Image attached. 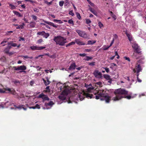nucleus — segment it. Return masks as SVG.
Masks as SVG:
<instances>
[{"instance_id": "79ce46f5", "label": "nucleus", "mask_w": 146, "mask_h": 146, "mask_svg": "<svg viewBox=\"0 0 146 146\" xmlns=\"http://www.w3.org/2000/svg\"><path fill=\"white\" fill-rule=\"evenodd\" d=\"M53 21L54 22H59V23H62V22L60 20H59L57 19H54Z\"/></svg>"}, {"instance_id": "4be33fe9", "label": "nucleus", "mask_w": 146, "mask_h": 146, "mask_svg": "<svg viewBox=\"0 0 146 146\" xmlns=\"http://www.w3.org/2000/svg\"><path fill=\"white\" fill-rule=\"evenodd\" d=\"M50 35L48 33H46L44 31L42 36L43 37L46 38H47Z\"/></svg>"}, {"instance_id": "37998d69", "label": "nucleus", "mask_w": 146, "mask_h": 146, "mask_svg": "<svg viewBox=\"0 0 146 146\" xmlns=\"http://www.w3.org/2000/svg\"><path fill=\"white\" fill-rule=\"evenodd\" d=\"M19 96V95H18ZM16 97L17 98L19 99H20V98H24V95L23 94H21L20 95V96L19 97V96L18 97H17V96L16 95H15Z\"/></svg>"}, {"instance_id": "5fc2aeb1", "label": "nucleus", "mask_w": 146, "mask_h": 146, "mask_svg": "<svg viewBox=\"0 0 146 146\" xmlns=\"http://www.w3.org/2000/svg\"><path fill=\"white\" fill-rule=\"evenodd\" d=\"M45 96V95L42 94H40L39 96V97L40 98H41L42 99H43V98Z\"/></svg>"}, {"instance_id": "39448f33", "label": "nucleus", "mask_w": 146, "mask_h": 146, "mask_svg": "<svg viewBox=\"0 0 146 146\" xmlns=\"http://www.w3.org/2000/svg\"><path fill=\"white\" fill-rule=\"evenodd\" d=\"M76 32L78 33L80 37L85 38H89V36L85 32L80 31L79 30H76Z\"/></svg>"}, {"instance_id": "052dcab7", "label": "nucleus", "mask_w": 146, "mask_h": 146, "mask_svg": "<svg viewBox=\"0 0 146 146\" xmlns=\"http://www.w3.org/2000/svg\"><path fill=\"white\" fill-rule=\"evenodd\" d=\"M27 107L28 108H29L30 109H35V106H32L31 107H29L28 105L27 104H26Z\"/></svg>"}, {"instance_id": "774afa93", "label": "nucleus", "mask_w": 146, "mask_h": 146, "mask_svg": "<svg viewBox=\"0 0 146 146\" xmlns=\"http://www.w3.org/2000/svg\"><path fill=\"white\" fill-rule=\"evenodd\" d=\"M110 47L109 46H108L107 47L104 48L103 49V50H108Z\"/></svg>"}, {"instance_id": "3c124183", "label": "nucleus", "mask_w": 146, "mask_h": 146, "mask_svg": "<svg viewBox=\"0 0 146 146\" xmlns=\"http://www.w3.org/2000/svg\"><path fill=\"white\" fill-rule=\"evenodd\" d=\"M69 14L72 16H74V15L72 11H70L69 12Z\"/></svg>"}, {"instance_id": "864d4df0", "label": "nucleus", "mask_w": 146, "mask_h": 146, "mask_svg": "<svg viewBox=\"0 0 146 146\" xmlns=\"http://www.w3.org/2000/svg\"><path fill=\"white\" fill-rule=\"evenodd\" d=\"M35 109L37 108L38 109H40V106L38 105V104H36L35 106Z\"/></svg>"}, {"instance_id": "20e7f679", "label": "nucleus", "mask_w": 146, "mask_h": 146, "mask_svg": "<svg viewBox=\"0 0 146 146\" xmlns=\"http://www.w3.org/2000/svg\"><path fill=\"white\" fill-rule=\"evenodd\" d=\"M0 93H10L13 95H16L17 97L19 96L18 93L16 92L15 89L13 88H3V89L0 88Z\"/></svg>"}, {"instance_id": "393cba45", "label": "nucleus", "mask_w": 146, "mask_h": 146, "mask_svg": "<svg viewBox=\"0 0 146 146\" xmlns=\"http://www.w3.org/2000/svg\"><path fill=\"white\" fill-rule=\"evenodd\" d=\"M92 58H93L92 57L89 56H86V58H84L83 60L85 61H89L90 60L92 59Z\"/></svg>"}, {"instance_id": "72a5a7b5", "label": "nucleus", "mask_w": 146, "mask_h": 146, "mask_svg": "<svg viewBox=\"0 0 146 146\" xmlns=\"http://www.w3.org/2000/svg\"><path fill=\"white\" fill-rule=\"evenodd\" d=\"M54 104V103L53 101H50L49 103H47L46 105L47 106H51V105H53Z\"/></svg>"}, {"instance_id": "c756f323", "label": "nucleus", "mask_w": 146, "mask_h": 146, "mask_svg": "<svg viewBox=\"0 0 146 146\" xmlns=\"http://www.w3.org/2000/svg\"><path fill=\"white\" fill-rule=\"evenodd\" d=\"M9 6L11 7V9H13L16 8V7L14 5H12V4L10 3H9Z\"/></svg>"}, {"instance_id": "423d86ee", "label": "nucleus", "mask_w": 146, "mask_h": 146, "mask_svg": "<svg viewBox=\"0 0 146 146\" xmlns=\"http://www.w3.org/2000/svg\"><path fill=\"white\" fill-rule=\"evenodd\" d=\"M132 46L133 48L135 50V53L140 54H141V51H140L139 46L138 44L134 43L133 44Z\"/></svg>"}, {"instance_id": "a878e982", "label": "nucleus", "mask_w": 146, "mask_h": 146, "mask_svg": "<svg viewBox=\"0 0 146 146\" xmlns=\"http://www.w3.org/2000/svg\"><path fill=\"white\" fill-rule=\"evenodd\" d=\"M136 69H137V71H139L140 72L141 70V67L140 64H138L136 66Z\"/></svg>"}, {"instance_id": "7c9ffc66", "label": "nucleus", "mask_w": 146, "mask_h": 146, "mask_svg": "<svg viewBox=\"0 0 146 146\" xmlns=\"http://www.w3.org/2000/svg\"><path fill=\"white\" fill-rule=\"evenodd\" d=\"M22 57L24 59V60H25V58H29L30 59H32L33 58L32 57H28L27 56H22Z\"/></svg>"}, {"instance_id": "09e8293b", "label": "nucleus", "mask_w": 146, "mask_h": 146, "mask_svg": "<svg viewBox=\"0 0 146 146\" xmlns=\"http://www.w3.org/2000/svg\"><path fill=\"white\" fill-rule=\"evenodd\" d=\"M64 3V2L63 1H60L59 2V5L60 6L62 7L63 6Z\"/></svg>"}, {"instance_id": "dca6fc26", "label": "nucleus", "mask_w": 146, "mask_h": 146, "mask_svg": "<svg viewBox=\"0 0 146 146\" xmlns=\"http://www.w3.org/2000/svg\"><path fill=\"white\" fill-rule=\"evenodd\" d=\"M26 67L25 65H22L18 67V68L17 69V70H26Z\"/></svg>"}, {"instance_id": "f704fd0d", "label": "nucleus", "mask_w": 146, "mask_h": 146, "mask_svg": "<svg viewBox=\"0 0 146 146\" xmlns=\"http://www.w3.org/2000/svg\"><path fill=\"white\" fill-rule=\"evenodd\" d=\"M44 31L38 32L37 33V35H41L42 36L43 34L44 33Z\"/></svg>"}, {"instance_id": "c03bdc74", "label": "nucleus", "mask_w": 146, "mask_h": 146, "mask_svg": "<svg viewBox=\"0 0 146 146\" xmlns=\"http://www.w3.org/2000/svg\"><path fill=\"white\" fill-rule=\"evenodd\" d=\"M7 42V40H4L3 41H2L1 43V44H3V46H4L5 45V43H6Z\"/></svg>"}, {"instance_id": "5701e85b", "label": "nucleus", "mask_w": 146, "mask_h": 146, "mask_svg": "<svg viewBox=\"0 0 146 146\" xmlns=\"http://www.w3.org/2000/svg\"><path fill=\"white\" fill-rule=\"evenodd\" d=\"M96 40H89L88 41V44H92L96 42Z\"/></svg>"}, {"instance_id": "aec40b11", "label": "nucleus", "mask_w": 146, "mask_h": 146, "mask_svg": "<svg viewBox=\"0 0 146 146\" xmlns=\"http://www.w3.org/2000/svg\"><path fill=\"white\" fill-rule=\"evenodd\" d=\"M30 26L31 28H34L35 27L36 23L34 21H31L30 23Z\"/></svg>"}, {"instance_id": "2f4dec72", "label": "nucleus", "mask_w": 146, "mask_h": 146, "mask_svg": "<svg viewBox=\"0 0 146 146\" xmlns=\"http://www.w3.org/2000/svg\"><path fill=\"white\" fill-rule=\"evenodd\" d=\"M45 47H43V46H37V50H42L45 48Z\"/></svg>"}, {"instance_id": "b1692460", "label": "nucleus", "mask_w": 146, "mask_h": 146, "mask_svg": "<svg viewBox=\"0 0 146 146\" xmlns=\"http://www.w3.org/2000/svg\"><path fill=\"white\" fill-rule=\"evenodd\" d=\"M104 77L107 80H110V79H111L110 76L107 74L104 75Z\"/></svg>"}, {"instance_id": "0eeeda50", "label": "nucleus", "mask_w": 146, "mask_h": 146, "mask_svg": "<svg viewBox=\"0 0 146 146\" xmlns=\"http://www.w3.org/2000/svg\"><path fill=\"white\" fill-rule=\"evenodd\" d=\"M93 74L94 75L95 77L97 78H100L102 77V73L99 72V70H95Z\"/></svg>"}, {"instance_id": "412c9836", "label": "nucleus", "mask_w": 146, "mask_h": 146, "mask_svg": "<svg viewBox=\"0 0 146 146\" xmlns=\"http://www.w3.org/2000/svg\"><path fill=\"white\" fill-rule=\"evenodd\" d=\"M8 44L13 47H15L17 46V44L16 43H13V41H10L8 43Z\"/></svg>"}, {"instance_id": "9b49d317", "label": "nucleus", "mask_w": 146, "mask_h": 146, "mask_svg": "<svg viewBox=\"0 0 146 146\" xmlns=\"http://www.w3.org/2000/svg\"><path fill=\"white\" fill-rule=\"evenodd\" d=\"M46 80L44 78H42V80H43L45 85L46 86H47L50 84V82L49 80V78L48 77H46Z\"/></svg>"}, {"instance_id": "cd10ccee", "label": "nucleus", "mask_w": 146, "mask_h": 146, "mask_svg": "<svg viewBox=\"0 0 146 146\" xmlns=\"http://www.w3.org/2000/svg\"><path fill=\"white\" fill-rule=\"evenodd\" d=\"M53 1H52L50 2H48L46 0H44V2L47 4L48 5H51Z\"/></svg>"}, {"instance_id": "f03ea898", "label": "nucleus", "mask_w": 146, "mask_h": 146, "mask_svg": "<svg viewBox=\"0 0 146 146\" xmlns=\"http://www.w3.org/2000/svg\"><path fill=\"white\" fill-rule=\"evenodd\" d=\"M114 93L116 96L113 98V99L115 101L118 100L123 98L128 99H130L131 98V96L130 95L125 97L122 96V95H127L128 93V91L123 89L120 88L116 89L114 91Z\"/></svg>"}, {"instance_id": "2eb2a0df", "label": "nucleus", "mask_w": 146, "mask_h": 146, "mask_svg": "<svg viewBox=\"0 0 146 146\" xmlns=\"http://www.w3.org/2000/svg\"><path fill=\"white\" fill-rule=\"evenodd\" d=\"M11 48V46H8L4 50V52L6 54H9L10 49Z\"/></svg>"}, {"instance_id": "0e129e2a", "label": "nucleus", "mask_w": 146, "mask_h": 146, "mask_svg": "<svg viewBox=\"0 0 146 146\" xmlns=\"http://www.w3.org/2000/svg\"><path fill=\"white\" fill-rule=\"evenodd\" d=\"M86 54L85 53H83V54H79V55L81 56H86Z\"/></svg>"}, {"instance_id": "13d9d810", "label": "nucleus", "mask_w": 146, "mask_h": 146, "mask_svg": "<svg viewBox=\"0 0 146 146\" xmlns=\"http://www.w3.org/2000/svg\"><path fill=\"white\" fill-rule=\"evenodd\" d=\"M105 70L108 73L109 72V69L108 68H104Z\"/></svg>"}, {"instance_id": "49530a36", "label": "nucleus", "mask_w": 146, "mask_h": 146, "mask_svg": "<svg viewBox=\"0 0 146 146\" xmlns=\"http://www.w3.org/2000/svg\"><path fill=\"white\" fill-rule=\"evenodd\" d=\"M111 17L114 19V20H115L117 19L116 16L114 14L111 15Z\"/></svg>"}, {"instance_id": "4c0bfd02", "label": "nucleus", "mask_w": 146, "mask_h": 146, "mask_svg": "<svg viewBox=\"0 0 146 146\" xmlns=\"http://www.w3.org/2000/svg\"><path fill=\"white\" fill-rule=\"evenodd\" d=\"M98 24L100 28L101 29L102 27H104L102 23L101 22H98Z\"/></svg>"}, {"instance_id": "680f3d73", "label": "nucleus", "mask_w": 146, "mask_h": 146, "mask_svg": "<svg viewBox=\"0 0 146 146\" xmlns=\"http://www.w3.org/2000/svg\"><path fill=\"white\" fill-rule=\"evenodd\" d=\"M27 107H25V106H24L23 105V106L22 107V108L24 110H27Z\"/></svg>"}, {"instance_id": "f257e3e1", "label": "nucleus", "mask_w": 146, "mask_h": 146, "mask_svg": "<svg viewBox=\"0 0 146 146\" xmlns=\"http://www.w3.org/2000/svg\"><path fill=\"white\" fill-rule=\"evenodd\" d=\"M94 95H96L93 96L92 94L89 93H85V96L88 98H95L96 99H100L102 100V99L101 98L103 97L105 100L106 103H108L110 100L111 97L108 96V94L106 93V91L104 90H94Z\"/></svg>"}, {"instance_id": "9d476101", "label": "nucleus", "mask_w": 146, "mask_h": 146, "mask_svg": "<svg viewBox=\"0 0 146 146\" xmlns=\"http://www.w3.org/2000/svg\"><path fill=\"white\" fill-rule=\"evenodd\" d=\"M43 21L44 22V23H45L48 24V25H49L52 26L54 28H57L58 27L57 26L55 25L53 23H52V22L46 21L44 20H43Z\"/></svg>"}, {"instance_id": "f8f14e48", "label": "nucleus", "mask_w": 146, "mask_h": 146, "mask_svg": "<svg viewBox=\"0 0 146 146\" xmlns=\"http://www.w3.org/2000/svg\"><path fill=\"white\" fill-rule=\"evenodd\" d=\"M75 42L79 45H84L85 44L83 42L80 41L79 39H76Z\"/></svg>"}, {"instance_id": "69168bd1", "label": "nucleus", "mask_w": 146, "mask_h": 146, "mask_svg": "<svg viewBox=\"0 0 146 146\" xmlns=\"http://www.w3.org/2000/svg\"><path fill=\"white\" fill-rule=\"evenodd\" d=\"M20 38V39L19 40V41H21V40L24 41L25 40V38L23 37H21Z\"/></svg>"}, {"instance_id": "6e6d98bb", "label": "nucleus", "mask_w": 146, "mask_h": 146, "mask_svg": "<svg viewBox=\"0 0 146 146\" xmlns=\"http://www.w3.org/2000/svg\"><path fill=\"white\" fill-rule=\"evenodd\" d=\"M124 58L125 60H127L129 62L130 61V59L129 57L125 56Z\"/></svg>"}, {"instance_id": "c85d7f7f", "label": "nucleus", "mask_w": 146, "mask_h": 146, "mask_svg": "<svg viewBox=\"0 0 146 146\" xmlns=\"http://www.w3.org/2000/svg\"><path fill=\"white\" fill-rule=\"evenodd\" d=\"M31 49L32 50H37V46H31L30 47Z\"/></svg>"}, {"instance_id": "a211bd4d", "label": "nucleus", "mask_w": 146, "mask_h": 146, "mask_svg": "<svg viewBox=\"0 0 146 146\" xmlns=\"http://www.w3.org/2000/svg\"><path fill=\"white\" fill-rule=\"evenodd\" d=\"M89 10L94 15L96 16H97V13L94 9L92 8H90V9Z\"/></svg>"}, {"instance_id": "f3484780", "label": "nucleus", "mask_w": 146, "mask_h": 146, "mask_svg": "<svg viewBox=\"0 0 146 146\" xmlns=\"http://www.w3.org/2000/svg\"><path fill=\"white\" fill-rule=\"evenodd\" d=\"M13 12L15 15L19 17H21L23 16V15H21L19 12L17 11H13Z\"/></svg>"}, {"instance_id": "e2e57ef3", "label": "nucleus", "mask_w": 146, "mask_h": 146, "mask_svg": "<svg viewBox=\"0 0 146 146\" xmlns=\"http://www.w3.org/2000/svg\"><path fill=\"white\" fill-rule=\"evenodd\" d=\"M14 84H16L17 83H19V82L18 80H15L14 81Z\"/></svg>"}, {"instance_id": "8fccbe9b", "label": "nucleus", "mask_w": 146, "mask_h": 146, "mask_svg": "<svg viewBox=\"0 0 146 146\" xmlns=\"http://www.w3.org/2000/svg\"><path fill=\"white\" fill-rule=\"evenodd\" d=\"M95 62H89L88 64L89 65H90L91 66H94L95 65Z\"/></svg>"}, {"instance_id": "bf43d9fd", "label": "nucleus", "mask_w": 146, "mask_h": 146, "mask_svg": "<svg viewBox=\"0 0 146 146\" xmlns=\"http://www.w3.org/2000/svg\"><path fill=\"white\" fill-rule=\"evenodd\" d=\"M43 41V40L42 39H39L37 40V42L38 43H40Z\"/></svg>"}, {"instance_id": "ddd939ff", "label": "nucleus", "mask_w": 146, "mask_h": 146, "mask_svg": "<svg viewBox=\"0 0 146 146\" xmlns=\"http://www.w3.org/2000/svg\"><path fill=\"white\" fill-rule=\"evenodd\" d=\"M125 34H126L127 36V37L129 40L130 41H131L132 40V38L130 34L128 33L127 31H125Z\"/></svg>"}, {"instance_id": "6ab92c4d", "label": "nucleus", "mask_w": 146, "mask_h": 146, "mask_svg": "<svg viewBox=\"0 0 146 146\" xmlns=\"http://www.w3.org/2000/svg\"><path fill=\"white\" fill-rule=\"evenodd\" d=\"M25 26V24L24 23H23L22 25H20L16 27V28L17 29H23V28L24 26Z\"/></svg>"}, {"instance_id": "ea45409f", "label": "nucleus", "mask_w": 146, "mask_h": 146, "mask_svg": "<svg viewBox=\"0 0 146 146\" xmlns=\"http://www.w3.org/2000/svg\"><path fill=\"white\" fill-rule=\"evenodd\" d=\"M94 89V87L92 86L91 87L88 88L87 89V90L88 92H91V91L93 90Z\"/></svg>"}, {"instance_id": "a19ab883", "label": "nucleus", "mask_w": 146, "mask_h": 146, "mask_svg": "<svg viewBox=\"0 0 146 146\" xmlns=\"http://www.w3.org/2000/svg\"><path fill=\"white\" fill-rule=\"evenodd\" d=\"M79 96L80 100L81 101L83 100L84 98V95L83 94H82V96L79 95Z\"/></svg>"}, {"instance_id": "338daca9", "label": "nucleus", "mask_w": 146, "mask_h": 146, "mask_svg": "<svg viewBox=\"0 0 146 146\" xmlns=\"http://www.w3.org/2000/svg\"><path fill=\"white\" fill-rule=\"evenodd\" d=\"M34 83V81H31L30 82V84L31 86H33Z\"/></svg>"}, {"instance_id": "4468645a", "label": "nucleus", "mask_w": 146, "mask_h": 146, "mask_svg": "<svg viewBox=\"0 0 146 146\" xmlns=\"http://www.w3.org/2000/svg\"><path fill=\"white\" fill-rule=\"evenodd\" d=\"M76 64L74 62L72 63L68 69L69 70H70L71 69L74 70L76 68Z\"/></svg>"}, {"instance_id": "bb28decb", "label": "nucleus", "mask_w": 146, "mask_h": 146, "mask_svg": "<svg viewBox=\"0 0 146 146\" xmlns=\"http://www.w3.org/2000/svg\"><path fill=\"white\" fill-rule=\"evenodd\" d=\"M75 42H73V41L67 44L66 45V47H67L68 46H70L72 45H74L75 44Z\"/></svg>"}, {"instance_id": "603ef678", "label": "nucleus", "mask_w": 146, "mask_h": 146, "mask_svg": "<svg viewBox=\"0 0 146 146\" xmlns=\"http://www.w3.org/2000/svg\"><path fill=\"white\" fill-rule=\"evenodd\" d=\"M33 10L35 12L37 13H38L39 11V10L36 8H34Z\"/></svg>"}, {"instance_id": "a18cd8bd", "label": "nucleus", "mask_w": 146, "mask_h": 146, "mask_svg": "<svg viewBox=\"0 0 146 146\" xmlns=\"http://www.w3.org/2000/svg\"><path fill=\"white\" fill-rule=\"evenodd\" d=\"M86 24H89V23H91V20H90V19H86Z\"/></svg>"}, {"instance_id": "de8ad7c7", "label": "nucleus", "mask_w": 146, "mask_h": 146, "mask_svg": "<svg viewBox=\"0 0 146 146\" xmlns=\"http://www.w3.org/2000/svg\"><path fill=\"white\" fill-rule=\"evenodd\" d=\"M13 32L12 31H7L6 33V35H10V33H13Z\"/></svg>"}, {"instance_id": "4d7b16f0", "label": "nucleus", "mask_w": 146, "mask_h": 146, "mask_svg": "<svg viewBox=\"0 0 146 146\" xmlns=\"http://www.w3.org/2000/svg\"><path fill=\"white\" fill-rule=\"evenodd\" d=\"M114 38H113V39L112 40V41L110 44V45L109 46L110 47V46H111L113 44V43L114 42Z\"/></svg>"}, {"instance_id": "1a4fd4ad", "label": "nucleus", "mask_w": 146, "mask_h": 146, "mask_svg": "<svg viewBox=\"0 0 146 146\" xmlns=\"http://www.w3.org/2000/svg\"><path fill=\"white\" fill-rule=\"evenodd\" d=\"M8 104L9 106H12L13 105L14 107H15L16 108L21 109L22 107L23 106V105H20L18 106H16L14 104V103H12L9 102H6L5 103V105L6 106V104Z\"/></svg>"}, {"instance_id": "e433bc0d", "label": "nucleus", "mask_w": 146, "mask_h": 146, "mask_svg": "<svg viewBox=\"0 0 146 146\" xmlns=\"http://www.w3.org/2000/svg\"><path fill=\"white\" fill-rule=\"evenodd\" d=\"M68 22L69 24L72 25H74V22L72 19L69 20Z\"/></svg>"}, {"instance_id": "58836bf2", "label": "nucleus", "mask_w": 146, "mask_h": 146, "mask_svg": "<svg viewBox=\"0 0 146 146\" xmlns=\"http://www.w3.org/2000/svg\"><path fill=\"white\" fill-rule=\"evenodd\" d=\"M76 14L77 15V18L80 20L81 19V17L80 16V14L78 12H77L76 13Z\"/></svg>"}, {"instance_id": "7ed1b4c3", "label": "nucleus", "mask_w": 146, "mask_h": 146, "mask_svg": "<svg viewBox=\"0 0 146 146\" xmlns=\"http://www.w3.org/2000/svg\"><path fill=\"white\" fill-rule=\"evenodd\" d=\"M53 40L56 42V44L60 46H64L66 43V39L60 36H55Z\"/></svg>"}, {"instance_id": "c9c22d12", "label": "nucleus", "mask_w": 146, "mask_h": 146, "mask_svg": "<svg viewBox=\"0 0 146 146\" xmlns=\"http://www.w3.org/2000/svg\"><path fill=\"white\" fill-rule=\"evenodd\" d=\"M31 17H32V19L35 21H36L37 19V17L34 15H31Z\"/></svg>"}, {"instance_id": "473e14b6", "label": "nucleus", "mask_w": 146, "mask_h": 146, "mask_svg": "<svg viewBox=\"0 0 146 146\" xmlns=\"http://www.w3.org/2000/svg\"><path fill=\"white\" fill-rule=\"evenodd\" d=\"M42 99L44 100H49V98L45 95Z\"/></svg>"}, {"instance_id": "6e6552de", "label": "nucleus", "mask_w": 146, "mask_h": 146, "mask_svg": "<svg viewBox=\"0 0 146 146\" xmlns=\"http://www.w3.org/2000/svg\"><path fill=\"white\" fill-rule=\"evenodd\" d=\"M67 95V93L66 91H64L62 92L61 94L58 96L59 99L64 100L66 99V96Z\"/></svg>"}]
</instances>
